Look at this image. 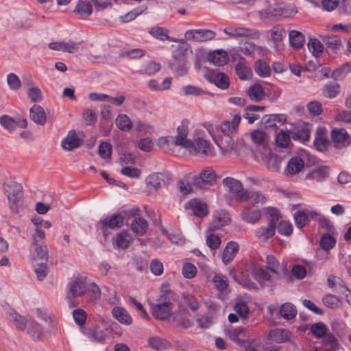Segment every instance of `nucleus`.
<instances>
[{"mask_svg": "<svg viewBox=\"0 0 351 351\" xmlns=\"http://www.w3.org/2000/svg\"><path fill=\"white\" fill-rule=\"evenodd\" d=\"M266 213L269 216V223L267 226L261 227L256 230V237L263 239L264 241L271 238L274 235L276 224L280 217V213L276 208L268 207Z\"/></svg>", "mask_w": 351, "mask_h": 351, "instance_id": "obj_1", "label": "nucleus"}, {"mask_svg": "<svg viewBox=\"0 0 351 351\" xmlns=\"http://www.w3.org/2000/svg\"><path fill=\"white\" fill-rule=\"evenodd\" d=\"M223 184L228 189V191L234 194L238 202H247L248 200V190L243 189L242 182L231 177H226L223 180Z\"/></svg>", "mask_w": 351, "mask_h": 351, "instance_id": "obj_2", "label": "nucleus"}, {"mask_svg": "<svg viewBox=\"0 0 351 351\" xmlns=\"http://www.w3.org/2000/svg\"><path fill=\"white\" fill-rule=\"evenodd\" d=\"M215 172L210 168H206L202 171L199 175L194 176L193 184L194 186L199 189H204L206 186H213L217 182Z\"/></svg>", "mask_w": 351, "mask_h": 351, "instance_id": "obj_3", "label": "nucleus"}, {"mask_svg": "<svg viewBox=\"0 0 351 351\" xmlns=\"http://www.w3.org/2000/svg\"><path fill=\"white\" fill-rule=\"evenodd\" d=\"M8 187L10 191L8 195V199L10 208L14 212L19 213L23 204V186L19 184L14 183Z\"/></svg>", "mask_w": 351, "mask_h": 351, "instance_id": "obj_4", "label": "nucleus"}, {"mask_svg": "<svg viewBox=\"0 0 351 351\" xmlns=\"http://www.w3.org/2000/svg\"><path fill=\"white\" fill-rule=\"evenodd\" d=\"M98 225H100V229L106 235V232L108 229H119L123 226V217L120 213H114L112 215L106 216L105 218L99 220Z\"/></svg>", "mask_w": 351, "mask_h": 351, "instance_id": "obj_5", "label": "nucleus"}, {"mask_svg": "<svg viewBox=\"0 0 351 351\" xmlns=\"http://www.w3.org/2000/svg\"><path fill=\"white\" fill-rule=\"evenodd\" d=\"M69 290L68 294L70 298L82 296L86 291V277L77 274L74 276L69 284Z\"/></svg>", "mask_w": 351, "mask_h": 351, "instance_id": "obj_6", "label": "nucleus"}, {"mask_svg": "<svg viewBox=\"0 0 351 351\" xmlns=\"http://www.w3.org/2000/svg\"><path fill=\"white\" fill-rule=\"evenodd\" d=\"M216 32L207 29H197L187 30L184 34L186 40L196 42H204L213 39Z\"/></svg>", "mask_w": 351, "mask_h": 351, "instance_id": "obj_7", "label": "nucleus"}, {"mask_svg": "<svg viewBox=\"0 0 351 351\" xmlns=\"http://www.w3.org/2000/svg\"><path fill=\"white\" fill-rule=\"evenodd\" d=\"M172 178L171 173L165 171L150 174L146 178V182L148 185H150L157 189L163 185L166 186L169 184Z\"/></svg>", "mask_w": 351, "mask_h": 351, "instance_id": "obj_8", "label": "nucleus"}, {"mask_svg": "<svg viewBox=\"0 0 351 351\" xmlns=\"http://www.w3.org/2000/svg\"><path fill=\"white\" fill-rule=\"evenodd\" d=\"M185 208L193 211L195 216L204 217L208 214V205L199 199H192L185 204Z\"/></svg>", "mask_w": 351, "mask_h": 351, "instance_id": "obj_9", "label": "nucleus"}, {"mask_svg": "<svg viewBox=\"0 0 351 351\" xmlns=\"http://www.w3.org/2000/svg\"><path fill=\"white\" fill-rule=\"evenodd\" d=\"M271 41L273 43V49L276 52H279L282 49V40L285 38L286 30L280 25H276L270 30Z\"/></svg>", "mask_w": 351, "mask_h": 351, "instance_id": "obj_10", "label": "nucleus"}, {"mask_svg": "<svg viewBox=\"0 0 351 351\" xmlns=\"http://www.w3.org/2000/svg\"><path fill=\"white\" fill-rule=\"evenodd\" d=\"M304 168V161L300 157V152L297 153V156H292L285 169L287 176H293L299 173Z\"/></svg>", "mask_w": 351, "mask_h": 351, "instance_id": "obj_11", "label": "nucleus"}, {"mask_svg": "<svg viewBox=\"0 0 351 351\" xmlns=\"http://www.w3.org/2000/svg\"><path fill=\"white\" fill-rule=\"evenodd\" d=\"M152 315L158 319H168L171 315V308L165 304V302H157L152 304Z\"/></svg>", "mask_w": 351, "mask_h": 351, "instance_id": "obj_12", "label": "nucleus"}, {"mask_svg": "<svg viewBox=\"0 0 351 351\" xmlns=\"http://www.w3.org/2000/svg\"><path fill=\"white\" fill-rule=\"evenodd\" d=\"M192 148L194 149L196 154H202L210 157L215 155L214 148L210 141L202 138L195 140Z\"/></svg>", "mask_w": 351, "mask_h": 351, "instance_id": "obj_13", "label": "nucleus"}, {"mask_svg": "<svg viewBox=\"0 0 351 351\" xmlns=\"http://www.w3.org/2000/svg\"><path fill=\"white\" fill-rule=\"evenodd\" d=\"M206 79L221 90H226L230 86L229 77L227 74L223 72H219L217 74H208Z\"/></svg>", "mask_w": 351, "mask_h": 351, "instance_id": "obj_14", "label": "nucleus"}, {"mask_svg": "<svg viewBox=\"0 0 351 351\" xmlns=\"http://www.w3.org/2000/svg\"><path fill=\"white\" fill-rule=\"evenodd\" d=\"M178 295L171 290L169 284H163L160 287V297L157 302H165V304L169 307L173 302L178 300Z\"/></svg>", "mask_w": 351, "mask_h": 351, "instance_id": "obj_15", "label": "nucleus"}, {"mask_svg": "<svg viewBox=\"0 0 351 351\" xmlns=\"http://www.w3.org/2000/svg\"><path fill=\"white\" fill-rule=\"evenodd\" d=\"M330 169L327 165H318L315 169L306 176V180H315L317 182H323L329 176Z\"/></svg>", "mask_w": 351, "mask_h": 351, "instance_id": "obj_16", "label": "nucleus"}, {"mask_svg": "<svg viewBox=\"0 0 351 351\" xmlns=\"http://www.w3.org/2000/svg\"><path fill=\"white\" fill-rule=\"evenodd\" d=\"M82 141L75 131L71 130L68 132L67 136L62 141L61 145L63 149L71 151L81 146Z\"/></svg>", "mask_w": 351, "mask_h": 351, "instance_id": "obj_17", "label": "nucleus"}, {"mask_svg": "<svg viewBox=\"0 0 351 351\" xmlns=\"http://www.w3.org/2000/svg\"><path fill=\"white\" fill-rule=\"evenodd\" d=\"M223 32L232 38L254 37L258 35L255 29L245 27H228L223 29Z\"/></svg>", "mask_w": 351, "mask_h": 351, "instance_id": "obj_18", "label": "nucleus"}, {"mask_svg": "<svg viewBox=\"0 0 351 351\" xmlns=\"http://www.w3.org/2000/svg\"><path fill=\"white\" fill-rule=\"evenodd\" d=\"M331 138L335 143L343 144L347 147L351 144V136H350L344 128H335L331 132Z\"/></svg>", "mask_w": 351, "mask_h": 351, "instance_id": "obj_19", "label": "nucleus"}, {"mask_svg": "<svg viewBox=\"0 0 351 351\" xmlns=\"http://www.w3.org/2000/svg\"><path fill=\"white\" fill-rule=\"evenodd\" d=\"M207 60L210 62L217 66H223L227 64L228 57L227 53L223 49H217L209 52L207 56Z\"/></svg>", "mask_w": 351, "mask_h": 351, "instance_id": "obj_20", "label": "nucleus"}, {"mask_svg": "<svg viewBox=\"0 0 351 351\" xmlns=\"http://www.w3.org/2000/svg\"><path fill=\"white\" fill-rule=\"evenodd\" d=\"M239 245L237 242L229 241L222 254V261L225 265L230 263L239 252Z\"/></svg>", "mask_w": 351, "mask_h": 351, "instance_id": "obj_21", "label": "nucleus"}, {"mask_svg": "<svg viewBox=\"0 0 351 351\" xmlns=\"http://www.w3.org/2000/svg\"><path fill=\"white\" fill-rule=\"evenodd\" d=\"M291 333L289 330L281 328L271 330L267 335V339L276 343H283L289 340Z\"/></svg>", "mask_w": 351, "mask_h": 351, "instance_id": "obj_22", "label": "nucleus"}, {"mask_svg": "<svg viewBox=\"0 0 351 351\" xmlns=\"http://www.w3.org/2000/svg\"><path fill=\"white\" fill-rule=\"evenodd\" d=\"M112 315L119 323L124 325H130L132 318L126 309L121 306H115L112 309Z\"/></svg>", "mask_w": 351, "mask_h": 351, "instance_id": "obj_23", "label": "nucleus"}, {"mask_svg": "<svg viewBox=\"0 0 351 351\" xmlns=\"http://www.w3.org/2000/svg\"><path fill=\"white\" fill-rule=\"evenodd\" d=\"M30 119L36 124L43 125L46 123V114L43 108L34 104L29 110Z\"/></svg>", "mask_w": 351, "mask_h": 351, "instance_id": "obj_24", "label": "nucleus"}, {"mask_svg": "<svg viewBox=\"0 0 351 351\" xmlns=\"http://www.w3.org/2000/svg\"><path fill=\"white\" fill-rule=\"evenodd\" d=\"M242 219L247 223H255L261 217V212L258 208H252L250 206H245L241 213Z\"/></svg>", "mask_w": 351, "mask_h": 351, "instance_id": "obj_25", "label": "nucleus"}, {"mask_svg": "<svg viewBox=\"0 0 351 351\" xmlns=\"http://www.w3.org/2000/svg\"><path fill=\"white\" fill-rule=\"evenodd\" d=\"M215 143L223 154L230 153L235 148L232 136L223 135L216 139Z\"/></svg>", "mask_w": 351, "mask_h": 351, "instance_id": "obj_26", "label": "nucleus"}, {"mask_svg": "<svg viewBox=\"0 0 351 351\" xmlns=\"http://www.w3.org/2000/svg\"><path fill=\"white\" fill-rule=\"evenodd\" d=\"M279 314L285 319L291 320L296 317L297 309L292 303L285 302L280 306Z\"/></svg>", "mask_w": 351, "mask_h": 351, "instance_id": "obj_27", "label": "nucleus"}, {"mask_svg": "<svg viewBox=\"0 0 351 351\" xmlns=\"http://www.w3.org/2000/svg\"><path fill=\"white\" fill-rule=\"evenodd\" d=\"M73 12L82 19H87L93 12V7L89 1L80 0Z\"/></svg>", "mask_w": 351, "mask_h": 351, "instance_id": "obj_28", "label": "nucleus"}, {"mask_svg": "<svg viewBox=\"0 0 351 351\" xmlns=\"http://www.w3.org/2000/svg\"><path fill=\"white\" fill-rule=\"evenodd\" d=\"M250 99L254 102H259L265 97V91L261 84H255L252 85L247 91Z\"/></svg>", "mask_w": 351, "mask_h": 351, "instance_id": "obj_29", "label": "nucleus"}, {"mask_svg": "<svg viewBox=\"0 0 351 351\" xmlns=\"http://www.w3.org/2000/svg\"><path fill=\"white\" fill-rule=\"evenodd\" d=\"M290 45L295 49L302 48L305 43L304 36L299 31L291 30L289 33Z\"/></svg>", "mask_w": 351, "mask_h": 351, "instance_id": "obj_30", "label": "nucleus"}, {"mask_svg": "<svg viewBox=\"0 0 351 351\" xmlns=\"http://www.w3.org/2000/svg\"><path fill=\"white\" fill-rule=\"evenodd\" d=\"M131 228L136 235L143 236L148 228V223L142 217H135L131 223Z\"/></svg>", "mask_w": 351, "mask_h": 351, "instance_id": "obj_31", "label": "nucleus"}, {"mask_svg": "<svg viewBox=\"0 0 351 351\" xmlns=\"http://www.w3.org/2000/svg\"><path fill=\"white\" fill-rule=\"evenodd\" d=\"M34 246L35 255H34L32 258V264H34V263H38V261H40L41 262H48L49 252L47 246L45 244Z\"/></svg>", "mask_w": 351, "mask_h": 351, "instance_id": "obj_32", "label": "nucleus"}, {"mask_svg": "<svg viewBox=\"0 0 351 351\" xmlns=\"http://www.w3.org/2000/svg\"><path fill=\"white\" fill-rule=\"evenodd\" d=\"M8 316L16 328L20 330H24L27 326L26 318L19 314L15 310H11L8 312Z\"/></svg>", "mask_w": 351, "mask_h": 351, "instance_id": "obj_33", "label": "nucleus"}, {"mask_svg": "<svg viewBox=\"0 0 351 351\" xmlns=\"http://www.w3.org/2000/svg\"><path fill=\"white\" fill-rule=\"evenodd\" d=\"M132 237L127 232L123 230L119 232L115 239V243L118 247L121 249H127L131 245Z\"/></svg>", "mask_w": 351, "mask_h": 351, "instance_id": "obj_34", "label": "nucleus"}, {"mask_svg": "<svg viewBox=\"0 0 351 351\" xmlns=\"http://www.w3.org/2000/svg\"><path fill=\"white\" fill-rule=\"evenodd\" d=\"M323 42L326 46V50L334 51L341 46L340 37L337 35H327L323 38Z\"/></svg>", "mask_w": 351, "mask_h": 351, "instance_id": "obj_35", "label": "nucleus"}, {"mask_svg": "<svg viewBox=\"0 0 351 351\" xmlns=\"http://www.w3.org/2000/svg\"><path fill=\"white\" fill-rule=\"evenodd\" d=\"M324 346L329 347L332 351H337L340 348V344L335 336L330 332H326L322 338Z\"/></svg>", "mask_w": 351, "mask_h": 351, "instance_id": "obj_36", "label": "nucleus"}, {"mask_svg": "<svg viewBox=\"0 0 351 351\" xmlns=\"http://www.w3.org/2000/svg\"><path fill=\"white\" fill-rule=\"evenodd\" d=\"M235 72L241 80H248L251 79L253 75L250 67L242 64L241 62L235 65Z\"/></svg>", "mask_w": 351, "mask_h": 351, "instance_id": "obj_37", "label": "nucleus"}, {"mask_svg": "<svg viewBox=\"0 0 351 351\" xmlns=\"http://www.w3.org/2000/svg\"><path fill=\"white\" fill-rule=\"evenodd\" d=\"M117 127L121 131L128 132L132 127V122L130 117L125 114H119L115 119Z\"/></svg>", "mask_w": 351, "mask_h": 351, "instance_id": "obj_38", "label": "nucleus"}, {"mask_svg": "<svg viewBox=\"0 0 351 351\" xmlns=\"http://www.w3.org/2000/svg\"><path fill=\"white\" fill-rule=\"evenodd\" d=\"M299 152L300 157L304 161V167H316L319 165V160L315 156L311 154L307 150L301 149Z\"/></svg>", "mask_w": 351, "mask_h": 351, "instance_id": "obj_39", "label": "nucleus"}, {"mask_svg": "<svg viewBox=\"0 0 351 351\" xmlns=\"http://www.w3.org/2000/svg\"><path fill=\"white\" fill-rule=\"evenodd\" d=\"M254 71L261 77H267L271 75L269 65L260 59L254 62Z\"/></svg>", "mask_w": 351, "mask_h": 351, "instance_id": "obj_40", "label": "nucleus"}, {"mask_svg": "<svg viewBox=\"0 0 351 351\" xmlns=\"http://www.w3.org/2000/svg\"><path fill=\"white\" fill-rule=\"evenodd\" d=\"M307 47L315 58L319 57L324 51V46L321 42L315 38H310L307 43Z\"/></svg>", "mask_w": 351, "mask_h": 351, "instance_id": "obj_41", "label": "nucleus"}, {"mask_svg": "<svg viewBox=\"0 0 351 351\" xmlns=\"http://www.w3.org/2000/svg\"><path fill=\"white\" fill-rule=\"evenodd\" d=\"M291 138L294 141L304 143L308 141L310 138L311 132L307 127H301L298 128L295 131L291 133Z\"/></svg>", "mask_w": 351, "mask_h": 351, "instance_id": "obj_42", "label": "nucleus"}, {"mask_svg": "<svg viewBox=\"0 0 351 351\" xmlns=\"http://www.w3.org/2000/svg\"><path fill=\"white\" fill-rule=\"evenodd\" d=\"M186 63V61H169L168 66L176 75L182 76L187 73Z\"/></svg>", "mask_w": 351, "mask_h": 351, "instance_id": "obj_43", "label": "nucleus"}, {"mask_svg": "<svg viewBox=\"0 0 351 351\" xmlns=\"http://www.w3.org/2000/svg\"><path fill=\"white\" fill-rule=\"evenodd\" d=\"M351 71V62H346L332 71L331 77L335 80H341Z\"/></svg>", "mask_w": 351, "mask_h": 351, "instance_id": "obj_44", "label": "nucleus"}, {"mask_svg": "<svg viewBox=\"0 0 351 351\" xmlns=\"http://www.w3.org/2000/svg\"><path fill=\"white\" fill-rule=\"evenodd\" d=\"M148 32L154 37L160 40H172L168 35V29L162 27H154L149 29Z\"/></svg>", "mask_w": 351, "mask_h": 351, "instance_id": "obj_45", "label": "nucleus"}, {"mask_svg": "<svg viewBox=\"0 0 351 351\" xmlns=\"http://www.w3.org/2000/svg\"><path fill=\"white\" fill-rule=\"evenodd\" d=\"M310 331L316 339H321L328 331L327 326L322 322L313 324L310 327Z\"/></svg>", "mask_w": 351, "mask_h": 351, "instance_id": "obj_46", "label": "nucleus"}, {"mask_svg": "<svg viewBox=\"0 0 351 351\" xmlns=\"http://www.w3.org/2000/svg\"><path fill=\"white\" fill-rule=\"evenodd\" d=\"M330 144V141L327 138L322 136L320 134L317 132V136L315 138L313 145L317 151L320 152L326 151Z\"/></svg>", "mask_w": 351, "mask_h": 351, "instance_id": "obj_47", "label": "nucleus"}, {"mask_svg": "<svg viewBox=\"0 0 351 351\" xmlns=\"http://www.w3.org/2000/svg\"><path fill=\"white\" fill-rule=\"evenodd\" d=\"M336 240L329 233H324L320 239L319 245L322 250H329L335 245Z\"/></svg>", "mask_w": 351, "mask_h": 351, "instance_id": "obj_48", "label": "nucleus"}, {"mask_svg": "<svg viewBox=\"0 0 351 351\" xmlns=\"http://www.w3.org/2000/svg\"><path fill=\"white\" fill-rule=\"evenodd\" d=\"M34 271L37 279L42 281L48 274L47 262L34 263Z\"/></svg>", "mask_w": 351, "mask_h": 351, "instance_id": "obj_49", "label": "nucleus"}, {"mask_svg": "<svg viewBox=\"0 0 351 351\" xmlns=\"http://www.w3.org/2000/svg\"><path fill=\"white\" fill-rule=\"evenodd\" d=\"M188 47L186 44L179 45L173 51V60L172 61H186V56L187 53Z\"/></svg>", "mask_w": 351, "mask_h": 351, "instance_id": "obj_50", "label": "nucleus"}, {"mask_svg": "<svg viewBox=\"0 0 351 351\" xmlns=\"http://www.w3.org/2000/svg\"><path fill=\"white\" fill-rule=\"evenodd\" d=\"M0 124L9 132H12L17 128L16 121L12 117L6 114L0 117Z\"/></svg>", "mask_w": 351, "mask_h": 351, "instance_id": "obj_51", "label": "nucleus"}, {"mask_svg": "<svg viewBox=\"0 0 351 351\" xmlns=\"http://www.w3.org/2000/svg\"><path fill=\"white\" fill-rule=\"evenodd\" d=\"M339 91L340 86L337 83L326 84L323 89L324 96L328 98L335 97L339 93Z\"/></svg>", "mask_w": 351, "mask_h": 351, "instance_id": "obj_52", "label": "nucleus"}, {"mask_svg": "<svg viewBox=\"0 0 351 351\" xmlns=\"http://www.w3.org/2000/svg\"><path fill=\"white\" fill-rule=\"evenodd\" d=\"M291 136L289 132H286L282 130L276 136L275 141L278 147L285 148L287 147L291 142Z\"/></svg>", "mask_w": 351, "mask_h": 351, "instance_id": "obj_53", "label": "nucleus"}, {"mask_svg": "<svg viewBox=\"0 0 351 351\" xmlns=\"http://www.w3.org/2000/svg\"><path fill=\"white\" fill-rule=\"evenodd\" d=\"M149 346L156 350H162L167 348V341L159 337H152L148 339Z\"/></svg>", "mask_w": 351, "mask_h": 351, "instance_id": "obj_54", "label": "nucleus"}, {"mask_svg": "<svg viewBox=\"0 0 351 351\" xmlns=\"http://www.w3.org/2000/svg\"><path fill=\"white\" fill-rule=\"evenodd\" d=\"M278 232L283 236L289 237L293 232V226L288 221L282 220L276 227Z\"/></svg>", "mask_w": 351, "mask_h": 351, "instance_id": "obj_55", "label": "nucleus"}, {"mask_svg": "<svg viewBox=\"0 0 351 351\" xmlns=\"http://www.w3.org/2000/svg\"><path fill=\"white\" fill-rule=\"evenodd\" d=\"M181 91L186 95L201 96L207 93L201 88L193 85H187L181 88Z\"/></svg>", "mask_w": 351, "mask_h": 351, "instance_id": "obj_56", "label": "nucleus"}, {"mask_svg": "<svg viewBox=\"0 0 351 351\" xmlns=\"http://www.w3.org/2000/svg\"><path fill=\"white\" fill-rule=\"evenodd\" d=\"M293 219L296 226L301 229L308 223L305 210H298L293 215Z\"/></svg>", "mask_w": 351, "mask_h": 351, "instance_id": "obj_57", "label": "nucleus"}, {"mask_svg": "<svg viewBox=\"0 0 351 351\" xmlns=\"http://www.w3.org/2000/svg\"><path fill=\"white\" fill-rule=\"evenodd\" d=\"M98 153L103 159L110 158L112 154V145L108 142H102L98 147Z\"/></svg>", "mask_w": 351, "mask_h": 351, "instance_id": "obj_58", "label": "nucleus"}, {"mask_svg": "<svg viewBox=\"0 0 351 351\" xmlns=\"http://www.w3.org/2000/svg\"><path fill=\"white\" fill-rule=\"evenodd\" d=\"M322 300L326 306L332 309L336 308L340 302L337 297L332 294L324 295Z\"/></svg>", "mask_w": 351, "mask_h": 351, "instance_id": "obj_59", "label": "nucleus"}, {"mask_svg": "<svg viewBox=\"0 0 351 351\" xmlns=\"http://www.w3.org/2000/svg\"><path fill=\"white\" fill-rule=\"evenodd\" d=\"M234 311L241 318H245L250 313V308L247 303L243 301L237 302L234 304Z\"/></svg>", "mask_w": 351, "mask_h": 351, "instance_id": "obj_60", "label": "nucleus"}, {"mask_svg": "<svg viewBox=\"0 0 351 351\" xmlns=\"http://www.w3.org/2000/svg\"><path fill=\"white\" fill-rule=\"evenodd\" d=\"M7 82L10 89L13 90L19 89L22 84L19 77L12 73L7 75Z\"/></svg>", "mask_w": 351, "mask_h": 351, "instance_id": "obj_61", "label": "nucleus"}, {"mask_svg": "<svg viewBox=\"0 0 351 351\" xmlns=\"http://www.w3.org/2000/svg\"><path fill=\"white\" fill-rule=\"evenodd\" d=\"M182 271L184 278L191 279L196 275L197 268L193 264L187 263L183 265Z\"/></svg>", "mask_w": 351, "mask_h": 351, "instance_id": "obj_62", "label": "nucleus"}, {"mask_svg": "<svg viewBox=\"0 0 351 351\" xmlns=\"http://www.w3.org/2000/svg\"><path fill=\"white\" fill-rule=\"evenodd\" d=\"M282 158L277 154H271L267 159V165L268 168L275 171H278L280 167Z\"/></svg>", "mask_w": 351, "mask_h": 351, "instance_id": "obj_63", "label": "nucleus"}, {"mask_svg": "<svg viewBox=\"0 0 351 351\" xmlns=\"http://www.w3.org/2000/svg\"><path fill=\"white\" fill-rule=\"evenodd\" d=\"M307 109L310 114L314 116H318L322 112V106L318 101H312L307 104Z\"/></svg>", "mask_w": 351, "mask_h": 351, "instance_id": "obj_64", "label": "nucleus"}]
</instances>
